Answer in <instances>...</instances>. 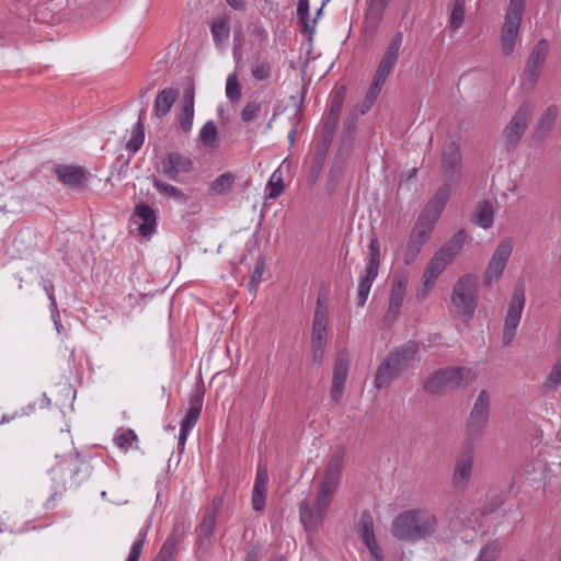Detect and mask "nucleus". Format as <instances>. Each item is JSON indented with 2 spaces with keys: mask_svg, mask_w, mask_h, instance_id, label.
Here are the masks:
<instances>
[{
  "mask_svg": "<svg viewBox=\"0 0 561 561\" xmlns=\"http://www.w3.org/2000/svg\"><path fill=\"white\" fill-rule=\"evenodd\" d=\"M466 232L463 230L455 233L451 239L443 245L439 250L444 251L445 254H450V259L454 260L455 255L460 252L465 244Z\"/></svg>",
  "mask_w": 561,
  "mask_h": 561,
  "instance_id": "nucleus-41",
  "label": "nucleus"
},
{
  "mask_svg": "<svg viewBox=\"0 0 561 561\" xmlns=\"http://www.w3.org/2000/svg\"><path fill=\"white\" fill-rule=\"evenodd\" d=\"M267 483H268V473H267L266 468L259 467L257 471H256V477L254 480L253 489L267 491Z\"/></svg>",
  "mask_w": 561,
  "mask_h": 561,
  "instance_id": "nucleus-56",
  "label": "nucleus"
},
{
  "mask_svg": "<svg viewBox=\"0 0 561 561\" xmlns=\"http://www.w3.org/2000/svg\"><path fill=\"white\" fill-rule=\"evenodd\" d=\"M162 173L172 181H180L182 174H187L193 170V161L190 157L180 152H169L161 160Z\"/></svg>",
  "mask_w": 561,
  "mask_h": 561,
  "instance_id": "nucleus-17",
  "label": "nucleus"
},
{
  "mask_svg": "<svg viewBox=\"0 0 561 561\" xmlns=\"http://www.w3.org/2000/svg\"><path fill=\"white\" fill-rule=\"evenodd\" d=\"M390 0H369L368 10L366 12V23L377 26L382 19L383 11L388 7Z\"/></svg>",
  "mask_w": 561,
  "mask_h": 561,
  "instance_id": "nucleus-33",
  "label": "nucleus"
},
{
  "mask_svg": "<svg viewBox=\"0 0 561 561\" xmlns=\"http://www.w3.org/2000/svg\"><path fill=\"white\" fill-rule=\"evenodd\" d=\"M500 545L497 540L488 541L480 550L476 561H496Z\"/></svg>",
  "mask_w": 561,
  "mask_h": 561,
  "instance_id": "nucleus-48",
  "label": "nucleus"
},
{
  "mask_svg": "<svg viewBox=\"0 0 561 561\" xmlns=\"http://www.w3.org/2000/svg\"><path fill=\"white\" fill-rule=\"evenodd\" d=\"M226 95L231 102H237L241 98V87L236 73H231L227 78Z\"/></svg>",
  "mask_w": 561,
  "mask_h": 561,
  "instance_id": "nucleus-49",
  "label": "nucleus"
},
{
  "mask_svg": "<svg viewBox=\"0 0 561 561\" xmlns=\"http://www.w3.org/2000/svg\"><path fill=\"white\" fill-rule=\"evenodd\" d=\"M270 103V101L259 98L247 102L240 113L241 121L245 124H249L262 116H265L268 112Z\"/></svg>",
  "mask_w": 561,
  "mask_h": 561,
  "instance_id": "nucleus-27",
  "label": "nucleus"
},
{
  "mask_svg": "<svg viewBox=\"0 0 561 561\" xmlns=\"http://www.w3.org/2000/svg\"><path fill=\"white\" fill-rule=\"evenodd\" d=\"M153 187L162 195H165L175 201H185V194L179 187L169 184L158 178L152 179Z\"/></svg>",
  "mask_w": 561,
  "mask_h": 561,
  "instance_id": "nucleus-34",
  "label": "nucleus"
},
{
  "mask_svg": "<svg viewBox=\"0 0 561 561\" xmlns=\"http://www.w3.org/2000/svg\"><path fill=\"white\" fill-rule=\"evenodd\" d=\"M513 250V242L510 239L503 240L495 249L491 260L484 272V283L491 286L492 283L500 278L507 264Z\"/></svg>",
  "mask_w": 561,
  "mask_h": 561,
  "instance_id": "nucleus-14",
  "label": "nucleus"
},
{
  "mask_svg": "<svg viewBox=\"0 0 561 561\" xmlns=\"http://www.w3.org/2000/svg\"><path fill=\"white\" fill-rule=\"evenodd\" d=\"M145 140V129L140 119L134 125L131 136L126 144L127 150L136 153L142 146Z\"/></svg>",
  "mask_w": 561,
  "mask_h": 561,
  "instance_id": "nucleus-38",
  "label": "nucleus"
},
{
  "mask_svg": "<svg viewBox=\"0 0 561 561\" xmlns=\"http://www.w3.org/2000/svg\"><path fill=\"white\" fill-rule=\"evenodd\" d=\"M525 8L526 0H510L501 27V50L505 57L514 53L519 41V28Z\"/></svg>",
  "mask_w": 561,
  "mask_h": 561,
  "instance_id": "nucleus-4",
  "label": "nucleus"
},
{
  "mask_svg": "<svg viewBox=\"0 0 561 561\" xmlns=\"http://www.w3.org/2000/svg\"><path fill=\"white\" fill-rule=\"evenodd\" d=\"M405 295V283L403 280L393 282L390 290L389 302L402 306Z\"/></svg>",
  "mask_w": 561,
  "mask_h": 561,
  "instance_id": "nucleus-51",
  "label": "nucleus"
},
{
  "mask_svg": "<svg viewBox=\"0 0 561 561\" xmlns=\"http://www.w3.org/2000/svg\"><path fill=\"white\" fill-rule=\"evenodd\" d=\"M328 309L320 298L317 301V308L312 321L311 344L327 345L328 343Z\"/></svg>",
  "mask_w": 561,
  "mask_h": 561,
  "instance_id": "nucleus-20",
  "label": "nucleus"
},
{
  "mask_svg": "<svg viewBox=\"0 0 561 561\" xmlns=\"http://www.w3.org/2000/svg\"><path fill=\"white\" fill-rule=\"evenodd\" d=\"M251 73L255 80L263 81L271 77L272 65L268 61L252 65Z\"/></svg>",
  "mask_w": 561,
  "mask_h": 561,
  "instance_id": "nucleus-52",
  "label": "nucleus"
},
{
  "mask_svg": "<svg viewBox=\"0 0 561 561\" xmlns=\"http://www.w3.org/2000/svg\"><path fill=\"white\" fill-rule=\"evenodd\" d=\"M365 546L369 550L370 557L374 561H383L382 549L377 542V539L366 542Z\"/></svg>",
  "mask_w": 561,
  "mask_h": 561,
  "instance_id": "nucleus-57",
  "label": "nucleus"
},
{
  "mask_svg": "<svg viewBox=\"0 0 561 561\" xmlns=\"http://www.w3.org/2000/svg\"><path fill=\"white\" fill-rule=\"evenodd\" d=\"M470 370L463 367H447L433 373L425 381L424 389L432 394H442L468 382Z\"/></svg>",
  "mask_w": 561,
  "mask_h": 561,
  "instance_id": "nucleus-6",
  "label": "nucleus"
},
{
  "mask_svg": "<svg viewBox=\"0 0 561 561\" xmlns=\"http://www.w3.org/2000/svg\"><path fill=\"white\" fill-rule=\"evenodd\" d=\"M193 118H194V103L192 100L188 102H183L182 111L179 117V123L181 129L188 134L193 126Z\"/></svg>",
  "mask_w": 561,
  "mask_h": 561,
  "instance_id": "nucleus-42",
  "label": "nucleus"
},
{
  "mask_svg": "<svg viewBox=\"0 0 561 561\" xmlns=\"http://www.w3.org/2000/svg\"><path fill=\"white\" fill-rule=\"evenodd\" d=\"M473 449L468 447L463 449L456 459V465L451 478L455 489L465 490L470 481L473 467Z\"/></svg>",
  "mask_w": 561,
  "mask_h": 561,
  "instance_id": "nucleus-16",
  "label": "nucleus"
},
{
  "mask_svg": "<svg viewBox=\"0 0 561 561\" xmlns=\"http://www.w3.org/2000/svg\"><path fill=\"white\" fill-rule=\"evenodd\" d=\"M549 51V44L540 39L533 48L523 77V85L533 89L540 76Z\"/></svg>",
  "mask_w": 561,
  "mask_h": 561,
  "instance_id": "nucleus-12",
  "label": "nucleus"
},
{
  "mask_svg": "<svg viewBox=\"0 0 561 561\" xmlns=\"http://www.w3.org/2000/svg\"><path fill=\"white\" fill-rule=\"evenodd\" d=\"M213 39L217 46H222L229 38L230 24L226 16L219 18L211 23L210 26Z\"/></svg>",
  "mask_w": 561,
  "mask_h": 561,
  "instance_id": "nucleus-32",
  "label": "nucleus"
},
{
  "mask_svg": "<svg viewBox=\"0 0 561 561\" xmlns=\"http://www.w3.org/2000/svg\"><path fill=\"white\" fill-rule=\"evenodd\" d=\"M558 117V107L556 105H550L541 115L537 123V131L540 135H546L552 128L556 119Z\"/></svg>",
  "mask_w": 561,
  "mask_h": 561,
  "instance_id": "nucleus-35",
  "label": "nucleus"
},
{
  "mask_svg": "<svg viewBox=\"0 0 561 561\" xmlns=\"http://www.w3.org/2000/svg\"><path fill=\"white\" fill-rule=\"evenodd\" d=\"M451 261L453 259H450V254H445L442 250H438L433 255L422 276L423 288L417 291V297L420 299L424 298L428 290L434 287L437 277L451 263Z\"/></svg>",
  "mask_w": 561,
  "mask_h": 561,
  "instance_id": "nucleus-15",
  "label": "nucleus"
},
{
  "mask_svg": "<svg viewBox=\"0 0 561 561\" xmlns=\"http://www.w3.org/2000/svg\"><path fill=\"white\" fill-rule=\"evenodd\" d=\"M435 224L436 220H433L426 215H422L420 213L416 221L414 222L410 237L426 242L432 231L434 230Z\"/></svg>",
  "mask_w": 561,
  "mask_h": 561,
  "instance_id": "nucleus-31",
  "label": "nucleus"
},
{
  "mask_svg": "<svg viewBox=\"0 0 561 561\" xmlns=\"http://www.w3.org/2000/svg\"><path fill=\"white\" fill-rule=\"evenodd\" d=\"M478 278L472 274L461 276L454 285L451 301L457 311L471 317L478 306Z\"/></svg>",
  "mask_w": 561,
  "mask_h": 561,
  "instance_id": "nucleus-5",
  "label": "nucleus"
},
{
  "mask_svg": "<svg viewBox=\"0 0 561 561\" xmlns=\"http://www.w3.org/2000/svg\"><path fill=\"white\" fill-rule=\"evenodd\" d=\"M450 191L449 184L440 186L425 205L421 214L437 221L450 197Z\"/></svg>",
  "mask_w": 561,
  "mask_h": 561,
  "instance_id": "nucleus-24",
  "label": "nucleus"
},
{
  "mask_svg": "<svg viewBox=\"0 0 561 561\" xmlns=\"http://www.w3.org/2000/svg\"><path fill=\"white\" fill-rule=\"evenodd\" d=\"M44 289L46 291V295L50 301V308L51 309H56L57 308V302H56V298H55V295H54V286L53 284H49V285H45L44 286Z\"/></svg>",
  "mask_w": 561,
  "mask_h": 561,
  "instance_id": "nucleus-63",
  "label": "nucleus"
},
{
  "mask_svg": "<svg viewBox=\"0 0 561 561\" xmlns=\"http://www.w3.org/2000/svg\"><path fill=\"white\" fill-rule=\"evenodd\" d=\"M342 469L343 453L335 450L328 461L324 477L316 493L314 503L311 505L306 500L299 503V519L307 533H317L323 524L337 490Z\"/></svg>",
  "mask_w": 561,
  "mask_h": 561,
  "instance_id": "nucleus-1",
  "label": "nucleus"
},
{
  "mask_svg": "<svg viewBox=\"0 0 561 561\" xmlns=\"http://www.w3.org/2000/svg\"><path fill=\"white\" fill-rule=\"evenodd\" d=\"M218 515L209 512H204L202 522L196 528L197 531V539H196V546L198 549H208L210 543V537L213 536L216 523H217Z\"/></svg>",
  "mask_w": 561,
  "mask_h": 561,
  "instance_id": "nucleus-26",
  "label": "nucleus"
},
{
  "mask_svg": "<svg viewBox=\"0 0 561 561\" xmlns=\"http://www.w3.org/2000/svg\"><path fill=\"white\" fill-rule=\"evenodd\" d=\"M419 345L415 341H409L390 352L377 369L374 386L377 389L388 387L398 379L403 371L413 366Z\"/></svg>",
  "mask_w": 561,
  "mask_h": 561,
  "instance_id": "nucleus-3",
  "label": "nucleus"
},
{
  "mask_svg": "<svg viewBox=\"0 0 561 561\" xmlns=\"http://www.w3.org/2000/svg\"><path fill=\"white\" fill-rule=\"evenodd\" d=\"M461 153L455 141L446 142L443 148V168L449 179L461 171Z\"/></svg>",
  "mask_w": 561,
  "mask_h": 561,
  "instance_id": "nucleus-25",
  "label": "nucleus"
},
{
  "mask_svg": "<svg viewBox=\"0 0 561 561\" xmlns=\"http://www.w3.org/2000/svg\"><path fill=\"white\" fill-rule=\"evenodd\" d=\"M368 259L364 274L360 275L357 288L356 304L363 307L368 298L373 283L378 276L380 265V248L377 237L374 234L368 244Z\"/></svg>",
  "mask_w": 561,
  "mask_h": 561,
  "instance_id": "nucleus-7",
  "label": "nucleus"
},
{
  "mask_svg": "<svg viewBox=\"0 0 561 561\" xmlns=\"http://www.w3.org/2000/svg\"><path fill=\"white\" fill-rule=\"evenodd\" d=\"M424 243L425 242H423L422 240H416L412 237H409L407 248L404 251V255H403V262L405 265H410L416 260Z\"/></svg>",
  "mask_w": 561,
  "mask_h": 561,
  "instance_id": "nucleus-45",
  "label": "nucleus"
},
{
  "mask_svg": "<svg viewBox=\"0 0 561 561\" xmlns=\"http://www.w3.org/2000/svg\"><path fill=\"white\" fill-rule=\"evenodd\" d=\"M134 218L140 220L138 230L142 237H150L156 232L157 229V214L156 210L144 203L137 204L134 209Z\"/></svg>",
  "mask_w": 561,
  "mask_h": 561,
  "instance_id": "nucleus-22",
  "label": "nucleus"
},
{
  "mask_svg": "<svg viewBox=\"0 0 561 561\" xmlns=\"http://www.w3.org/2000/svg\"><path fill=\"white\" fill-rule=\"evenodd\" d=\"M299 24L301 25V28L305 33L308 34L309 41L312 39V35L314 33L316 24H317V18H314L312 21L310 20V15H297Z\"/></svg>",
  "mask_w": 561,
  "mask_h": 561,
  "instance_id": "nucleus-53",
  "label": "nucleus"
},
{
  "mask_svg": "<svg viewBox=\"0 0 561 561\" xmlns=\"http://www.w3.org/2000/svg\"><path fill=\"white\" fill-rule=\"evenodd\" d=\"M560 383H561V357L552 366L543 386L548 390H556Z\"/></svg>",
  "mask_w": 561,
  "mask_h": 561,
  "instance_id": "nucleus-50",
  "label": "nucleus"
},
{
  "mask_svg": "<svg viewBox=\"0 0 561 561\" xmlns=\"http://www.w3.org/2000/svg\"><path fill=\"white\" fill-rule=\"evenodd\" d=\"M359 530H374V520L369 511H364L359 518Z\"/></svg>",
  "mask_w": 561,
  "mask_h": 561,
  "instance_id": "nucleus-59",
  "label": "nucleus"
},
{
  "mask_svg": "<svg viewBox=\"0 0 561 561\" xmlns=\"http://www.w3.org/2000/svg\"><path fill=\"white\" fill-rule=\"evenodd\" d=\"M54 171L58 180L70 187H82L88 181L87 171L80 165L57 164Z\"/></svg>",
  "mask_w": 561,
  "mask_h": 561,
  "instance_id": "nucleus-19",
  "label": "nucleus"
},
{
  "mask_svg": "<svg viewBox=\"0 0 561 561\" xmlns=\"http://www.w3.org/2000/svg\"><path fill=\"white\" fill-rule=\"evenodd\" d=\"M350 359L345 354H339L333 368L331 398L335 404L342 400L344 385L348 375Z\"/></svg>",
  "mask_w": 561,
  "mask_h": 561,
  "instance_id": "nucleus-18",
  "label": "nucleus"
},
{
  "mask_svg": "<svg viewBox=\"0 0 561 561\" xmlns=\"http://www.w3.org/2000/svg\"><path fill=\"white\" fill-rule=\"evenodd\" d=\"M402 43L403 33L401 31H398L387 45L382 54V57L378 64L373 80L380 82L382 84L386 83L388 77L390 76V73L392 72L398 62V59L401 54Z\"/></svg>",
  "mask_w": 561,
  "mask_h": 561,
  "instance_id": "nucleus-11",
  "label": "nucleus"
},
{
  "mask_svg": "<svg viewBox=\"0 0 561 561\" xmlns=\"http://www.w3.org/2000/svg\"><path fill=\"white\" fill-rule=\"evenodd\" d=\"M73 458L76 465L72 470L71 479L76 485H79L91 476V466L87 461L80 459L79 454H75Z\"/></svg>",
  "mask_w": 561,
  "mask_h": 561,
  "instance_id": "nucleus-36",
  "label": "nucleus"
},
{
  "mask_svg": "<svg viewBox=\"0 0 561 561\" xmlns=\"http://www.w3.org/2000/svg\"><path fill=\"white\" fill-rule=\"evenodd\" d=\"M114 442L118 448L127 451L138 443V437L135 431L130 428L121 430L115 434Z\"/></svg>",
  "mask_w": 561,
  "mask_h": 561,
  "instance_id": "nucleus-37",
  "label": "nucleus"
},
{
  "mask_svg": "<svg viewBox=\"0 0 561 561\" xmlns=\"http://www.w3.org/2000/svg\"><path fill=\"white\" fill-rule=\"evenodd\" d=\"M263 273H264V265L262 263L256 264V266L252 273L251 280L249 283L250 290H256V286L261 282Z\"/></svg>",
  "mask_w": 561,
  "mask_h": 561,
  "instance_id": "nucleus-58",
  "label": "nucleus"
},
{
  "mask_svg": "<svg viewBox=\"0 0 561 561\" xmlns=\"http://www.w3.org/2000/svg\"><path fill=\"white\" fill-rule=\"evenodd\" d=\"M439 526L438 516L427 508H412L397 515L390 527L393 538L415 543L433 537Z\"/></svg>",
  "mask_w": 561,
  "mask_h": 561,
  "instance_id": "nucleus-2",
  "label": "nucleus"
},
{
  "mask_svg": "<svg viewBox=\"0 0 561 561\" xmlns=\"http://www.w3.org/2000/svg\"><path fill=\"white\" fill-rule=\"evenodd\" d=\"M445 517L450 531L459 534L469 527L470 519L465 512L458 506L450 507L446 511Z\"/></svg>",
  "mask_w": 561,
  "mask_h": 561,
  "instance_id": "nucleus-30",
  "label": "nucleus"
},
{
  "mask_svg": "<svg viewBox=\"0 0 561 561\" xmlns=\"http://www.w3.org/2000/svg\"><path fill=\"white\" fill-rule=\"evenodd\" d=\"M266 491L252 489V508L261 512L265 507Z\"/></svg>",
  "mask_w": 561,
  "mask_h": 561,
  "instance_id": "nucleus-55",
  "label": "nucleus"
},
{
  "mask_svg": "<svg viewBox=\"0 0 561 561\" xmlns=\"http://www.w3.org/2000/svg\"><path fill=\"white\" fill-rule=\"evenodd\" d=\"M465 21V1L463 0H455L450 18H449V26L453 31H457L460 28Z\"/></svg>",
  "mask_w": 561,
  "mask_h": 561,
  "instance_id": "nucleus-43",
  "label": "nucleus"
},
{
  "mask_svg": "<svg viewBox=\"0 0 561 561\" xmlns=\"http://www.w3.org/2000/svg\"><path fill=\"white\" fill-rule=\"evenodd\" d=\"M310 9L309 0H298L297 15H308Z\"/></svg>",
  "mask_w": 561,
  "mask_h": 561,
  "instance_id": "nucleus-62",
  "label": "nucleus"
},
{
  "mask_svg": "<svg viewBox=\"0 0 561 561\" xmlns=\"http://www.w3.org/2000/svg\"><path fill=\"white\" fill-rule=\"evenodd\" d=\"M234 183V176L227 172L219 175L210 185V191L215 194H227L231 191Z\"/></svg>",
  "mask_w": 561,
  "mask_h": 561,
  "instance_id": "nucleus-40",
  "label": "nucleus"
},
{
  "mask_svg": "<svg viewBox=\"0 0 561 561\" xmlns=\"http://www.w3.org/2000/svg\"><path fill=\"white\" fill-rule=\"evenodd\" d=\"M224 504V497L221 495H217L213 499L211 505L207 507L205 511L214 514H219Z\"/></svg>",
  "mask_w": 561,
  "mask_h": 561,
  "instance_id": "nucleus-61",
  "label": "nucleus"
},
{
  "mask_svg": "<svg viewBox=\"0 0 561 561\" xmlns=\"http://www.w3.org/2000/svg\"><path fill=\"white\" fill-rule=\"evenodd\" d=\"M178 96L179 91L173 88H164L163 90H161L154 99V115L157 117L165 116L170 112Z\"/></svg>",
  "mask_w": 561,
  "mask_h": 561,
  "instance_id": "nucleus-28",
  "label": "nucleus"
},
{
  "mask_svg": "<svg viewBox=\"0 0 561 561\" xmlns=\"http://www.w3.org/2000/svg\"><path fill=\"white\" fill-rule=\"evenodd\" d=\"M401 306L390 304L388 305L387 311L383 316V324L390 328L398 319L400 314Z\"/></svg>",
  "mask_w": 561,
  "mask_h": 561,
  "instance_id": "nucleus-54",
  "label": "nucleus"
},
{
  "mask_svg": "<svg viewBox=\"0 0 561 561\" xmlns=\"http://www.w3.org/2000/svg\"><path fill=\"white\" fill-rule=\"evenodd\" d=\"M184 534V527L174 526L172 533L165 538L156 561H175L179 552L178 546L182 542Z\"/></svg>",
  "mask_w": 561,
  "mask_h": 561,
  "instance_id": "nucleus-23",
  "label": "nucleus"
},
{
  "mask_svg": "<svg viewBox=\"0 0 561 561\" xmlns=\"http://www.w3.org/2000/svg\"><path fill=\"white\" fill-rule=\"evenodd\" d=\"M383 84L380 82H377L375 80L371 81V84L366 93L365 100L360 106V113L366 114L377 100Z\"/></svg>",
  "mask_w": 561,
  "mask_h": 561,
  "instance_id": "nucleus-46",
  "label": "nucleus"
},
{
  "mask_svg": "<svg viewBox=\"0 0 561 561\" xmlns=\"http://www.w3.org/2000/svg\"><path fill=\"white\" fill-rule=\"evenodd\" d=\"M344 98V91L340 90L331 99L329 111L323 123V134L325 135L327 140H332L342 112Z\"/></svg>",
  "mask_w": 561,
  "mask_h": 561,
  "instance_id": "nucleus-21",
  "label": "nucleus"
},
{
  "mask_svg": "<svg viewBox=\"0 0 561 561\" xmlns=\"http://www.w3.org/2000/svg\"><path fill=\"white\" fill-rule=\"evenodd\" d=\"M360 539L364 543L373 541L376 539L374 530H359Z\"/></svg>",
  "mask_w": 561,
  "mask_h": 561,
  "instance_id": "nucleus-64",
  "label": "nucleus"
},
{
  "mask_svg": "<svg viewBox=\"0 0 561 561\" xmlns=\"http://www.w3.org/2000/svg\"><path fill=\"white\" fill-rule=\"evenodd\" d=\"M312 346V360L317 364H321L323 360L327 345L311 344Z\"/></svg>",
  "mask_w": 561,
  "mask_h": 561,
  "instance_id": "nucleus-60",
  "label": "nucleus"
},
{
  "mask_svg": "<svg viewBox=\"0 0 561 561\" xmlns=\"http://www.w3.org/2000/svg\"><path fill=\"white\" fill-rule=\"evenodd\" d=\"M533 113L534 105L530 102H524L505 126L503 137L507 150H513L517 147L529 125Z\"/></svg>",
  "mask_w": 561,
  "mask_h": 561,
  "instance_id": "nucleus-9",
  "label": "nucleus"
},
{
  "mask_svg": "<svg viewBox=\"0 0 561 561\" xmlns=\"http://www.w3.org/2000/svg\"><path fill=\"white\" fill-rule=\"evenodd\" d=\"M217 138V126L213 121H208L199 131V139L205 147L214 148Z\"/></svg>",
  "mask_w": 561,
  "mask_h": 561,
  "instance_id": "nucleus-44",
  "label": "nucleus"
},
{
  "mask_svg": "<svg viewBox=\"0 0 561 561\" xmlns=\"http://www.w3.org/2000/svg\"><path fill=\"white\" fill-rule=\"evenodd\" d=\"M190 408L181 422V430L179 436V445L184 448L185 442L190 432L196 425L204 403V391L201 388H195L188 397Z\"/></svg>",
  "mask_w": 561,
  "mask_h": 561,
  "instance_id": "nucleus-13",
  "label": "nucleus"
},
{
  "mask_svg": "<svg viewBox=\"0 0 561 561\" xmlns=\"http://www.w3.org/2000/svg\"><path fill=\"white\" fill-rule=\"evenodd\" d=\"M283 190L284 183L282 175L277 171H275L272 173L266 185L267 197L275 199L282 194Z\"/></svg>",
  "mask_w": 561,
  "mask_h": 561,
  "instance_id": "nucleus-47",
  "label": "nucleus"
},
{
  "mask_svg": "<svg viewBox=\"0 0 561 561\" xmlns=\"http://www.w3.org/2000/svg\"><path fill=\"white\" fill-rule=\"evenodd\" d=\"M525 286L523 283L516 285L510 306L505 316L502 341L504 345H508L515 337L516 330L520 323L523 310L525 307Z\"/></svg>",
  "mask_w": 561,
  "mask_h": 561,
  "instance_id": "nucleus-10",
  "label": "nucleus"
},
{
  "mask_svg": "<svg viewBox=\"0 0 561 561\" xmlns=\"http://www.w3.org/2000/svg\"><path fill=\"white\" fill-rule=\"evenodd\" d=\"M494 220L493 206L489 201L478 203L473 215L472 222L483 229L491 228Z\"/></svg>",
  "mask_w": 561,
  "mask_h": 561,
  "instance_id": "nucleus-29",
  "label": "nucleus"
},
{
  "mask_svg": "<svg viewBox=\"0 0 561 561\" xmlns=\"http://www.w3.org/2000/svg\"><path fill=\"white\" fill-rule=\"evenodd\" d=\"M149 528H150V523H147L144 526V528L138 533V537L131 545V548L127 556L126 561H139Z\"/></svg>",
  "mask_w": 561,
  "mask_h": 561,
  "instance_id": "nucleus-39",
  "label": "nucleus"
},
{
  "mask_svg": "<svg viewBox=\"0 0 561 561\" xmlns=\"http://www.w3.org/2000/svg\"><path fill=\"white\" fill-rule=\"evenodd\" d=\"M490 408V393L483 389L479 392L466 422L467 433L470 437L484 435L489 424Z\"/></svg>",
  "mask_w": 561,
  "mask_h": 561,
  "instance_id": "nucleus-8",
  "label": "nucleus"
}]
</instances>
